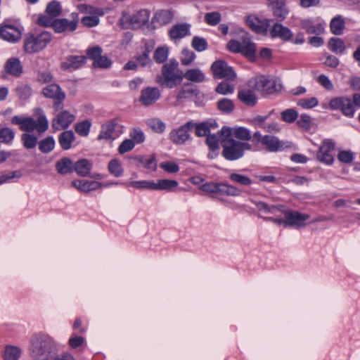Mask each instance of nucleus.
Listing matches in <instances>:
<instances>
[{"label":"nucleus","mask_w":360,"mask_h":360,"mask_svg":"<svg viewBox=\"0 0 360 360\" xmlns=\"http://www.w3.org/2000/svg\"><path fill=\"white\" fill-rule=\"evenodd\" d=\"M54 342L49 336L36 335L32 338L30 352L33 360H75L70 354L54 357Z\"/></svg>","instance_id":"1"},{"label":"nucleus","mask_w":360,"mask_h":360,"mask_svg":"<svg viewBox=\"0 0 360 360\" xmlns=\"http://www.w3.org/2000/svg\"><path fill=\"white\" fill-rule=\"evenodd\" d=\"M219 134L223 147L221 154L228 160H238L244 155L245 150H250L252 148L248 143L233 139L231 129L229 127H223Z\"/></svg>","instance_id":"2"},{"label":"nucleus","mask_w":360,"mask_h":360,"mask_svg":"<svg viewBox=\"0 0 360 360\" xmlns=\"http://www.w3.org/2000/svg\"><path fill=\"white\" fill-rule=\"evenodd\" d=\"M256 206L258 210L264 214L271 213L276 215L278 213L283 214L288 226H295L296 228L304 226V221L309 218L308 214H302L296 211L283 210V206H269L263 202H257Z\"/></svg>","instance_id":"3"},{"label":"nucleus","mask_w":360,"mask_h":360,"mask_svg":"<svg viewBox=\"0 0 360 360\" xmlns=\"http://www.w3.org/2000/svg\"><path fill=\"white\" fill-rule=\"evenodd\" d=\"M178 65V63L174 60L163 65L161 74L156 77V82L162 87L169 89L179 85L183 80V75L179 72Z\"/></svg>","instance_id":"4"},{"label":"nucleus","mask_w":360,"mask_h":360,"mask_svg":"<svg viewBox=\"0 0 360 360\" xmlns=\"http://www.w3.org/2000/svg\"><path fill=\"white\" fill-rule=\"evenodd\" d=\"M52 35L49 32H27L23 38L24 51L30 54L44 50L51 42Z\"/></svg>","instance_id":"5"},{"label":"nucleus","mask_w":360,"mask_h":360,"mask_svg":"<svg viewBox=\"0 0 360 360\" xmlns=\"http://www.w3.org/2000/svg\"><path fill=\"white\" fill-rule=\"evenodd\" d=\"M79 15L77 13H72L70 19L60 18L52 20L48 16H41L38 18V24L44 27H52L57 33L74 32L78 25Z\"/></svg>","instance_id":"6"},{"label":"nucleus","mask_w":360,"mask_h":360,"mask_svg":"<svg viewBox=\"0 0 360 360\" xmlns=\"http://www.w3.org/2000/svg\"><path fill=\"white\" fill-rule=\"evenodd\" d=\"M254 88L264 95H269L278 92L282 86L276 78L259 75L254 79Z\"/></svg>","instance_id":"7"},{"label":"nucleus","mask_w":360,"mask_h":360,"mask_svg":"<svg viewBox=\"0 0 360 360\" xmlns=\"http://www.w3.org/2000/svg\"><path fill=\"white\" fill-rule=\"evenodd\" d=\"M42 94L45 97L54 100L53 108L55 111H59L63 108L62 103L65 98V94L58 84L47 85L43 89Z\"/></svg>","instance_id":"8"},{"label":"nucleus","mask_w":360,"mask_h":360,"mask_svg":"<svg viewBox=\"0 0 360 360\" xmlns=\"http://www.w3.org/2000/svg\"><path fill=\"white\" fill-rule=\"evenodd\" d=\"M214 77L233 81L236 77V73L233 68L224 60H217L211 66Z\"/></svg>","instance_id":"9"},{"label":"nucleus","mask_w":360,"mask_h":360,"mask_svg":"<svg viewBox=\"0 0 360 360\" xmlns=\"http://www.w3.org/2000/svg\"><path fill=\"white\" fill-rule=\"evenodd\" d=\"M329 107L331 110H340L343 115L347 117H353L354 113V105L348 98H333L329 103Z\"/></svg>","instance_id":"10"},{"label":"nucleus","mask_w":360,"mask_h":360,"mask_svg":"<svg viewBox=\"0 0 360 360\" xmlns=\"http://www.w3.org/2000/svg\"><path fill=\"white\" fill-rule=\"evenodd\" d=\"M149 16V12L147 10L142 9L131 15H124L123 20L129 24V27L139 29L148 22Z\"/></svg>","instance_id":"11"},{"label":"nucleus","mask_w":360,"mask_h":360,"mask_svg":"<svg viewBox=\"0 0 360 360\" xmlns=\"http://www.w3.org/2000/svg\"><path fill=\"white\" fill-rule=\"evenodd\" d=\"M335 149V142L332 140H325L317 153V158L320 162L328 165L333 163L334 158L332 152Z\"/></svg>","instance_id":"12"},{"label":"nucleus","mask_w":360,"mask_h":360,"mask_svg":"<svg viewBox=\"0 0 360 360\" xmlns=\"http://www.w3.org/2000/svg\"><path fill=\"white\" fill-rule=\"evenodd\" d=\"M193 127L194 122H188L177 129L172 131L169 134L170 139L174 143L183 144L190 138L188 131L192 129Z\"/></svg>","instance_id":"13"},{"label":"nucleus","mask_w":360,"mask_h":360,"mask_svg":"<svg viewBox=\"0 0 360 360\" xmlns=\"http://www.w3.org/2000/svg\"><path fill=\"white\" fill-rule=\"evenodd\" d=\"M75 117L68 110H64L56 115L52 121V127L56 130L68 128L74 122Z\"/></svg>","instance_id":"14"},{"label":"nucleus","mask_w":360,"mask_h":360,"mask_svg":"<svg viewBox=\"0 0 360 360\" xmlns=\"http://www.w3.org/2000/svg\"><path fill=\"white\" fill-rule=\"evenodd\" d=\"M261 142L268 150L271 152L282 150L291 147L290 142L280 141L277 137L269 135L263 136Z\"/></svg>","instance_id":"15"},{"label":"nucleus","mask_w":360,"mask_h":360,"mask_svg":"<svg viewBox=\"0 0 360 360\" xmlns=\"http://www.w3.org/2000/svg\"><path fill=\"white\" fill-rule=\"evenodd\" d=\"M271 21L269 19L260 20L255 15H250L246 20V23L252 31L263 34L267 32Z\"/></svg>","instance_id":"16"},{"label":"nucleus","mask_w":360,"mask_h":360,"mask_svg":"<svg viewBox=\"0 0 360 360\" xmlns=\"http://www.w3.org/2000/svg\"><path fill=\"white\" fill-rule=\"evenodd\" d=\"M160 96V91L156 87H147L141 91L139 101L145 106L155 103Z\"/></svg>","instance_id":"17"},{"label":"nucleus","mask_w":360,"mask_h":360,"mask_svg":"<svg viewBox=\"0 0 360 360\" xmlns=\"http://www.w3.org/2000/svg\"><path fill=\"white\" fill-rule=\"evenodd\" d=\"M21 31L16 27L5 25L0 27V36L4 40L15 42L21 38Z\"/></svg>","instance_id":"18"},{"label":"nucleus","mask_w":360,"mask_h":360,"mask_svg":"<svg viewBox=\"0 0 360 360\" xmlns=\"http://www.w3.org/2000/svg\"><path fill=\"white\" fill-rule=\"evenodd\" d=\"M117 126V120L112 119L101 125V130L98 136V140H111L115 139L114 134L115 128Z\"/></svg>","instance_id":"19"},{"label":"nucleus","mask_w":360,"mask_h":360,"mask_svg":"<svg viewBox=\"0 0 360 360\" xmlns=\"http://www.w3.org/2000/svg\"><path fill=\"white\" fill-rule=\"evenodd\" d=\"M241 53L248 58L250 60H254L255 58L256 46L250 40L248 34H245L242 37L240 42Z\"/></svg>","instance_id":"20"},{"label":"nucleus","mask_w":360,"mask_h":360,"mask_svg":"<svg viewBox=\"0 0 360 360\" xmlns=\"http://www.w3.org/2000/svg\"><path fill=\"white\" fill-rule=\"evenodd\" d=\"M86 60L84 56H70L62 63L61 68L64 70H77L85 64Z\"/></svg>","instance_id":"21"},{"label":"nucleus","mask_w":360,"mask_h":360,"mask_svg":"<svg viewBox=\"0 0 360 360\" xmlns=\"http://www.w3.org/2000/svg\"><path fill=\"white\" fill-rule=\"evenodd\" d=\"M271 37H279L283 41H288L292 37V33L286 27L283 26L280 23H275L270 30Z\"/></svg>","instance_id":"22"},{"label":"nucleus","mask_w":360,"mask_h":360,"mask_svg":"<svg viewBox=\"0 0 360 360\" xmlns=\"http://www.w3.org/2000/svg\"><path fill=\"white\" fill-rule=\"evenodd\" d=\"M198 94V89L191 88L188 86L184 85L176 95V101L175 105L181 104L186 100L191 99L193 97H196Z\"/></svg>","instance_id":"23"},{"label":"nucleus","mask_w":360,"mask_h":360,"mask_svg":"<svg viewBox=\"0 0 360 360\" xmlns=\"http://www.w3.org/2000/svg\"><path fill=\"white\" fill-rule=\"evenodd\" d=\"M92 167V163L87 159H81L74 164L73 171L81 176H86L89 175L90 170Z\"/></svg>","instance_id":"24"},{"label":"nucleus","mask_w":360,"mask_h":360,"mask_svg":"<svg viewBox=\"0 0 360 360\" xmlns=\"http://www.w3.org/2000/svg\"><path fill=\"white\" fill-rule=\"evenodd\" d=\"M15 136L14 130L7 126L0 125V144L10 146Z\"/></svg>","instance_id":"25"},{"label":"nucleus","mask_w":360,"mask_h":360,"mask_svg":"<svg viewBox=\"0 0 360 360\" xmlns=\"http://www.w3.org/2000/svg\"><path fill=\"white\" fill-rule=\"evenodd\" d=\"M238 99L247 105L253 106L257 103L255 92L250 89H240L238 94Z\"/></svg>","instance_id":"26"},{"label":"nucleus","mask_w":360,"mask_h":360,"mask_svg":"<svg viewBox=\"0 0 360 360\" xmlns=\"http://www.w3.org/2000/svg\"><path fill=\"white\" fill-rule=\"evenodd\" d=\"M5 70L10 75L19 76L22 73V67L19 59L11 58L6 61Z\"/></svg>","instance_id":"27"},{"label":"nucleus","mask_w":360,"mask_h":360,"mask_svg":"<svg viewBox=\"0 0 360 360\" xmlns=\"http://www.w3.org/2000/svg\"><path fill=\"white\" fill-rule=\"evenodd\" d=\"M345 27V20L342 15H337L332 18L330 23V32L335 35H341Z\"/></svg>","instance_id":"28"},{"label":"nucleus","mask_w":360,"mask_h":360,"mask_svg":"<svg viewBox=\"0 0 360 360\" xmlns=\"http://www.w3.org/2000/svg\"><path fill=\"white\" fill-rule=\"evenodd\" d=\"M74 165L68 158H63L56 163L57 172L60 174H66L73 171Z\"/></svg>","instance_id":"29"},{"label":"nucleus","mask_w":360,"mask_h":360,"mask_svg":"<svg viewBox=\"0 0 360 360\" xmlns=\"http://www.w3.org/2000/svg\"><path fill=\"white\" fill-rule=\"evenodd\" d=\"M189 26L186 24L174 25L169 31V36L172 39H181L188 34Z\"/></svg>","instance_id":"30"},{"label":"nucleus","mask_w":360,"mask_h":360,"mask_svg":"<svg viewBox=\"0 0 360 360\" xmlns=\"http://www.w3.org/2000/svg\"><path fill=\"white\" fill-rule=\"evenodd\" d=\"M272 9L274 16L278 21H283L286 18L288 13V9L281 0H277Z\"/></svg>","instance_id":"31"},{"label":"nucleus","mask_w":360,"mask_h":360,"mask_svg":"<svg viewBox=\"0 0 360 360\" xmlns=\"http://www.w3.org/2000/svg\"><path fill=\"white\" fill-rule=\"evenodd\" d=\"M301 26L309 34H320L324 31V28L321 24L314 25L309 20H302L301 22Z\"/></svg>","instance_id":"32"},{"label":"nucleus","mask_w":360,"mask_h":360,"mask_svg":"<svg viewBox=\"0 0 360 360\" xmlns=\"http://www.w3.org/2000/svg\"><path fill=\"white\" fill-rule=\"evenodd\" d=\"M21 354V349L13 345H7L3 353L4 360H18Z\"/></svg>","instance_id":"33"},{"label":"nucleus","mask_w":360,"mask_h":360,"mask_svg":"<svg viewBox=\"0 0 360 360\" xmlns=\"http://www.w3.org/2000/svg\"><path fill=\"white\" fill-rule=\"evenodd\" d=\"M193 82H202L205 80L204 74L198 69L188 70L184 75L183 78Z\"/></svg>","instance_id":"34"},{"label":"nucleus","mask_w":360,"mask_h":360,"mask_svg":"<svg viewBox=\"0 0 360 360\" xmlns=\"http://www.w3.org/2000/svg\"><path fill=\"white\" fill-rule=\"evenodd\" d=\"M178 186L175 180L160 179L157 184L153 182V190H165L170 191Z\"/></svg>","instance_id":"35"},{"label":"nucleus","mask_w":360,"mask_h":360,"mask_svg":"<svg viewBox=\"0 0 360 360\" xmlns=\"http://www.w3.org/2000/svg\"><path fill=\"white\" fill-rule=\"evenodd\" d=\"M329 49L337 54L342 53L345 50V45L342 39L340 38H331L328 44Z\"/></svg>","instance_id":"36"},{"label":"nucleus","mask_w":360,"mask_h":360,"mask_svg":"<svg viewBox=\"0 0 360 360\" xmlns=\"http://www.w3.org/2000/svg\"><path fill=\"white\" fill-rule=\"evenodd\" d=\"M74 139V134L72 131H65L59 136L60 145L64 150H68L70 148Z\"/></svg>","instance_id":"37"},{"label":"nucleus","mask_w":360,"mask_h":360,"mask_svg":"<svg viewBox=\"0 0 360 360\" xmlns=\"http://www.w3.org/2000/svg\"><path fill=\"white\" fill-rule=\"evenodd\" d=\"M172 18L173 13L167 10L158 11L154 16V20L161 25H166L170 22Z\"/></svg>","instance_id":"38"},{"label":"nucleus","mask_w":360,"mask_h":360,"mask_svg":"<svg viewBox=\"0 0 360 360\" xmlns=\"http://www.w3.org/2000/svg\"><path fill=\"white\" fill-rule=\"evenodd\" d=\"M108 167L110 173L116 177L121 176L123 174L121 163L117 159L110 160Z\"/></svg>","instance_id":"39"},{"label":"nucleus","mask_w":360,"mask_h":360,"mask_svg":"<svg viewBox=\"0 0 360 360\" xmlns=\"http://www.w3.org/2000/svg\"><path fill=\"white\" fill-rule=\"evenodd\" d=\"M61 11V6L57 1H51L48 4L46 8V12L49 15V18L51 19L60 15Z\"/></svg>","instance_id":"40"},{"label":"nucleus","mask_w":360,"mask_h":360,"mask_svg":"<svg viewBox=\"0 0 360 360\" xmlns=\"http://www.w3.org/2000/svg\"><path fill=\"white\" fill-rule=\"evenodd\" d=\"M37 111L39 116L36 121L35 129L39 132H44L48 129V121L46 117L42 114V110L41 109H37Z\"/></svg>","instance_id":"41"},{"label":"nucleus","mask_w":360,"mask_h":360,"mask_svg":"<svg viewBox=\"0 0 360 360\" xmlns=\"http://www.w3.org/2000/svg\"><path fill=\"white\" fill-rule=\"evenodd\" d=\"M281 117L287 123H292L298 117V113L295 109L289 108L281 112Z\"/></svg>","instance_id":"42"},{"label":"nucleus","mask_w":360,"mask_h":360,"mask_svg":"<svg viewBox=\"0 0 360 360\" xmlns=\"http://www.w3.org/2000/svg\"><path fill=\"white\" fill-rule=\"evenodd\" d=\"M55 146L54 139L52 137H47L39 143V150L44 153L51 151Z\"/></svg>","instance_id":"43"},{"label":"nucleus","mask_w":360,"mask_h":360,"mask_svg":"<svg viewBox=\"0 0 360 360\" xmlns=\"http://www.w3.org/2000/svg\"><path fill=\"white\" fill-rule=\"evenodd\" d=\"M217 108L223 112L229 113L233 111L234 105L231 100L222 98L217 102Z\"/></svg>","instance_id":"44"},{"label":"nucleus","mask_w":360,"mask_h":360,"mask_svg":"<svg viewBox=\"0 0 360 360\" xmlns=\"http://www.w3.org/2000/svg\"><path fill=\"white\" fill-rule=\"evenodd\" d=\"M168 57V49L167 47H158L154 53V60L158 63H164Z\"/></svg>","instance_id":"45"},{"label":"nucleus","mask_w":360,"mask_h":360,"mask_svg":"<svg viewBox=\"0 0 360 360\" xmlns=\"http://www.w3.org/2000/svg\"><path fill=\"white\" fill-rule=\"evenodd\" d=\"M21 140L24 147L27 149L34 148L37 143V138L35 136L29 134H22Z\"/></svg>","instance_id":"46"},{"label":"nucleus","mask_w":360,"mask_h":360,"mask_svg":"<svg viewBox=\"0 0 360 360\" xmlns=\"http://www.w3.org/2000/svg\"><path fill=\"white\" fill-rule=\"evenodd\" d=\"M148 125L156 133H162L165 129V123L158 118L148 120Z\"/></svg>","instance_id":"47"},{"label":"nucleus","mask_w":360,"mask_h":360,"mask_svg":"<svg viewBox=\"0 0 360 360\" xmlns=\"http://www.w3.org/2000/svg\"><path fill=\"white\" fill-rule=\"evenodd\" d=\"M193 128L195 129V134L197 136H207L210 133V125L207 122L194 123Z\"/></svg>","instance_id":"48"},{"label":"nucleus","mask_w":360,"mask_h":360,"mask_svg":"<svg viewBox=\"0 0 360 360\" xmlns=\"http://www.w3.org/2000/svg\"><path fill=\"white\" fill-rule=\"evenodd\" d=\"M91 127V122L89 120H84L80 123H77L75 125V131L83 136H86L89 134Z\"/></svg>","instance_id":"49"},{"label":"nucleus","mask_w":360,"mask_h":360,"mask_svg":"<svg viewBox=\"0 0 360 360\" xmlns=\"http://www.w3.org/2000/svg\"><path fill=\"white\" fill-rule=\"evenodd\" d=\"M233 135L235 138L243 141H249L251 138L250 131L244 127L236 128Z\"/></svg>","instance_id":"50"},{"label":"nucleus","mask_w":360,"mask_h":360,"mask_svg":"<svg viewBox=\"0 0 360 360\" xmlns=\"http://www.w3.org/2000/svg\"><path fill=\"white\" fill-rule=\"evenodd\" d=\"M233 90V85L230 84L226 81L221 82L216 88V92L223 95L232 94Z\"/></svg>","instance_id":"51"},{"label":"nucleus","mask_w":360,"mask_h":360,"mask_svg":"<svg viewBox=\"0 0 360 360\" xmlns=\"http://www.w3.org/2000/svg\"><path fill=\"white\" fill-rule=\"evenodd\" d=\"M220 193L228 195H239L241 191L233 186L221 184Z\"/></svg>","instance_id":"52"},{"label":"nucleus","mask_w":360,"mask_h":360,"mask_svg":"<svg viewBox=\"0 0 360 360\" xmlns=\"http://www.w3.org/2000/svg\"><path fill=\"white\" fill-rule=\"evenodd\" d=\"M103 50L102 49L98 46H95L92 47H89L86 50V56L89 59L94 60H96L98 58H99L102 56Z\"/></svg>","instance_id":"53"},{"label":"nucleus","mask_w":360,"mask_h":360,"mask_svg":"<svg viewBox=\"0 0 360 360\" xmlns=\"http://www.w3.org/2000/svg\"><path fill=\"white\" fill-rule=\"evenodd\" d=\"M128 186L138 189L153 190V182L150 181H133L129 182Z\"/></svg>","instance_id":"54"},{"label":"nucleus","mask_w":360,"mask_h":360,"mask_svg":"<svg viewBox=\"0 0 360 360\" xmlns=\"http://www.w3.org/2000/svg\"><path fill=\"white\" fill-rule=\"evenodd\" d=\"M297 105L303 108H312L318 105V100L315 97L302 98L297 101Z\"/></svg>","instance_id":"55"},{"label":"nucleus","mask_w":360,"mask_h":360,"mask_svg":"<svg viewBox=\"0 0 360 360\" xmlns=\"http://www.w3.org/2000/svg\"><path fill=\"white\" fill-rule=\"evenodd\" d=\"M221 185L214 182L206 183L201 186V189L210 193H220Z\"/></svg>","instance_id":"56"},{"label":"nucleus","mask_w":360,"mask_h":360,"mask_svg":"<svg viewBox=\"0 0 360 360\" xmlns=\"http://www.w3.org/2000/svg\"><path fill=\"white\" fill-rule=\"evenodd\" d=\"M230 179L243 186H248L252 184V180L249 177L236 173L231 174Z\"/></svg>","instance_id":"57"},{"label":"nucleus","mask_w":360,"mask_h":360,"mask_svg":"<svg viewBox=\"0 0 360 360\" xmlns=\"http://www.w3.org/2000/svg\"><path fill=\"white\" fill-rule=\"evenodd\" d=\"M205 20L210 25H216L221 20V15L218 12L207 13L205 15Z\"/></svg>","instance_id":"58"},{"label":"nucleus","mask_w":360,"mask_h":360,"mask_svg":"<svg viewBox=\"0 0 360 360\" xmlns=\"http://www.w3.org/2000/svg\"><path fill=\"white\" fill-rule=\"evenodd\" d=\"M192 46L198 51H202L207 49V42L203 38L194 37L192 40Z\"/></svg>","instance_id":"59"},{"label":"nucleus","mask_w":360,"mask_h":360,"mask_svg":"<svg viewBox=\"0 0 360 360\" xmlns=\"http://www.w3.org/2000/svg\"><path fill=\"white\" fill-rule=\"evenodd\" d=\"M36 128V121L32 118L27 117L23 120L20 129L27 132H32Z\"/></svg>","instance_id":"60"},{"label":"nucleus","mask_w":360,"mask_h":360,"mask_svg":"<svg viewBox=\"0 0 360 360\" xmlns=\"http://www.w3.org/2000/svg\"><path fill=\"white\" fill-rule=\"evenodd\" d=\"M195 57V54L188 49H184L182 51V58L181 62L184 65H190Z\"/></svg>","instance_id":"61"},{"label":"nucleus","mask_w":360,"mask_h":360,"mask_svg":"<svg viewBox=\"0 0 360 360\" xmlns=\"http://www.w3.org/2000/svg\"><path fill=\"white\" fill-rule=\"evenodd\" d=\"M206 144L212 151H217L219 150V139L214 134H209L207 136Z\"/></svg>","instance_id":"62"},{"label":"nucleus","mask_w":360,"mask_h":360,"mask_svg":"<svg viewBox=\"0 0 360 360\" xmlns=\"http://www.w3.org/2000/svg\"><path fill=\"white\" fill-rule=\"evenodd\" d=\"M53 77L49 71L44 70L38 72L37 81L41 84H46L52 82Z\"/></svg>","instance_id":"63"},{"label":"nucleus","mask_w":360,"mask_h":360,"mask_svg":"<svg viewBox=\"0 0 360 360\" xmlns=\"http://www.w3.org/2000/svg\"><path fill=\"white\" fill-rule=\"evenodd\" d=\"M93 65L99 68H108L111 65V61L108 57L101 56L99 58L93 62Z\"/></svg>","instance_id":"64"}]
</instances>
